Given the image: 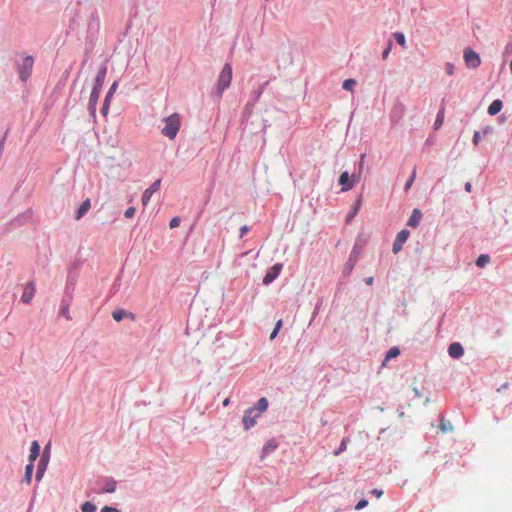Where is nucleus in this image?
<instances>
[{"instance_id":"39448f33","label":"nucleus","mask_w":512,"mask_h":512,"mask_svg":"<svg viewBox=\"0 0 512 512\" xmlns=\"http://www.w3.org/2000/svg\"><path fill=\"white\" fill-rule=\"evenodd\" d=\"M33 65L34 58L31 55L26 56L21 63H16L17 72L22 82H26L30 78L33 70Z\"/></svg>"},{"instance_id":"ddd939ff","label":"nucleus","mask_w":512,"mask_h":512,"mask_svg":"<svg viewBox=\"0 0 512 512\" xmlns=\"http://www.w3.org/2000/svg\"><path fill=\"white\" fill-rule=\"evenodd\" d=\"M100 93H101V90H97L96 88H92L91 93H90L87 109H88L89 115L92 116L93 118L96 117V108H97V103H98V100L100 97Z\"/></svg>"},{"instance_id":"aec40b11","label":"nucleus","mask_w":512,"mask_h":512,"mask_svg":"<svg viewBox=\"0 0 512 512\" xmlns=\"http://www.w3.org/2000/svg\"><path fill=\"white\" fill-rule=\"evenodd\" d=\"M361 205H362V196L360 195L355 203L353 204V206L351 207L350 211L347 213L346 215V220L345 222L348 224L350 223L354 217L358 214L360 208H361Z\"/></svg>"},{"instance_id":"603ef678","label":"nucleus","mask_w":512,"mask_h":512,"mask_svg":"<svg viewBox=\"0 0 512 512\" xmlns=\"http://www.w3.org/2000/svg\"><path fill=\"white\" fill-rule=\"evenodd\" d=\"M414 179H415V171L412 173V175H411L410 179H409V180L407 181V183L405 184V190H406V191L411 187V185H412V183H413Z\"/></svg>"},{"instance_id":"f704fd0d","label":"nucleus","mask_w":512,"mask_h":512,"mask_svg":"<svg viewBox=\"0 0 512 512\" xmlns=\"http://www.w3.org/2000/svg\"><path fill=\"white\" fill-rule=\"evenodd\" d=\"M117 88H118V81L116 80V81H114V82L112 83V85L110 86V88H109V90L107 91V93H106V95H105V98H104V99H108V100L111 102V100H112V98H113V95H114V93L116 92Z\"/></svg>"},{"instance_id":"774afa93","label":"nucleus","mask_w":512,"mask_h":512,"mask_svg":"<svg viewBox=\"0 0 512 512\" xmlns=\"http://www.w3.org/2000/svg\"><path fill=\"white\" fill-rule=\"evenodd\" d=\"M510 69H511V71H512V59H511V63H510Z\"/></svg>"},{"instance_id":"4be33fe9","label":"nucleus","mask_w":512,"mask_h":512,"mask_svg":"<svg viewBox=\"0 0 512 512\" xmlns=\"http://www.w3.org/2000/svg\"><path fill=\"white\" fill-rule=\"evenodd\" d=\"M41 447L37 440L32 441L30 447V454L28 457L29 463H35L36 459L40 456Z\"/></svg>"},{"instance_id":"13d9d810","label":"nucleus","mask_w":512,"mask_h":512,"mask_svg":"<svg viewBox=\"0 0 512 512\" xmlns=\"http://www.w3.org/2000/svg\"><path fill=\"white\" fill-rule=\"evenodd\" d=\"M269 126H270V124L268 123V121H267V120H263V128H262V131H263V132H265V131H266V129H267V127H269Z\"/></svg>"},{"instance_id":"2f4dec72","label":"nucleus","mask_w":512,"mask_h":512,"mask_svg":"<svg viewBox=\"0 0 512 512\" xmlns=\"http://www.w3.org/2000/svg\"><path fill=\"white\" fill-rule=\"evenodd\" d=\"M357 82L355 79L353 78H348V79H345L342 83V88L346 91H351L353 92L354 90V87L356 86Z\"/></svg>"},{"instance_id":"f03ea898","label":"nucleus","mask_w":512,"mask_h":512,"mask_svg":"<svg viewBox=\"0 0 512 512\" xmlns=\"http://www.w3.org/2000/svg\"><path fill=\"white\" fill-rule=\"evenodd\" d=\"M231 80L232 67L229 63H226L219 74L215 89L210 93L213 101H219L222 98L223 92L230 86Z\"/></svg>"},{"instance_id":"9d476101","label":"nucleus","mask_w":512,"mask_h":512,"mask_svg":"<svg viewBox=\"0 0 512 512\" xmlns=\"http://www.w3.org/2000/svg\"><path fill=\"white\" fill-rule=\"evenodd\" d=\"M260 415L255 414V411L251 408H248L244 411V415L242 417V423L245 430H249L254 427L257 423V419Z\"/></svg>"},{"instance_id":"c03bdc74","label":"nucleus","mask_w":512,"mask_h":512,"mask_svg":"<svg viewBox=\"0 0 512 512\" xmlns=\"http://www.w3.org/2000/svg\"><path fill=\"white\" fill-rule=\"evenodd\" d=\"M367 505H368V500L365 499V498H362L356 504L355 509L356 510H361V509L365 508Z\"/></svg>"},{"instance_id":"69168bd1","label":"nucleus","mask_w":512,"mask_h":512,"mask_svg":"<svg viewBox=\"0 0 512 512\" xmlns=\"http://www.w3.org/2000/svg\"><path fill=\"white\" fill-rule=\"evenodd\" d=\"M252 107H253V106H249L248 108H246V107H245V108H244L245 112H250Z\"/></svg>"},{"instance_id":"9b49d317","label":"nucleus","mask_w":512,"mask_h":512,"mask_svg":"<svg viewBox=\"0 0 512 512\" xmlns=\"http://www.w3.org/2000/svg\"><path fill=\"white\" fill-rule=\"evenodd\" d=\"M161 179H156L142 194L141 202L143 206H146L151 200L152 195L160 189Z\"/></svg>"},{"instance_id":"4c0bfd02","label":"nucleus","mask_w":512,"mask_h":512,"mask_svg":"<svg viewBox=\"0 0 512 512\" xmlns=\"http://www.w3.org/2000/svg\"><path fill=\"white\" fill-rule=\"evenodd\" d=\"M82 266V262L80 260H74L68 267V272L78 273Z\"/></svg>"},{"instance_id":"f3484780","label":"nucleus","mask_w":512,"mask_h":512,"mask_svg":"<svg viewBox=\"0 0 512 512\" xmlns=\"http://www.w3.org/2000/svg\"><path fill=\"white\" fill-rule=\"evenodd\" d=\"M78 273L68 272L64 294L73 295L75 284L77 282Z\"/></svg>"},{"instance_id":"4468645a","label":"nucleus","mask_w":512,"mask_h":512,"mask_svg":"<svg viewBox=\"0 0 512 512\" xmlns=\"http://www.w3.org/2000/svg\"><path fill=\"white\" fill-rule=\"evenodd\" d=\"M72 300H73V295H69V293L63 294V297L61 299L59 315L62 317H65L67 320L71 319L70 314H69V308H70Z\"/></svg>"},{"instance_id":"a19ab883","label":"nucleus","mask_w":512,"mask_h":512,"mask_svg":"<svg viewBox=\"0 0 512 512\" xmlns=\"http://www.w3.org/2000/svg\"><path fill=\"white\" fill-rule=\"evenodd\" d=\"M347 441H348V438H343L339 447L334 451V454L337 456L339 454H341L343 451L346 450V445H347Z\"/></svg>"},{"instance_id":"7c9ffc66","label":"nucleus","mask_w":512,"mask_h":512,"mask_svg":"<svg viewBox=\"0 0 512 512\" xmlns=\"http://www.w3.org/2000/svg\"><path fill=\"white\" fill-rule=\"evenodd\" d=\"M278 447L277 442L274 439L267 441L262 449L263 454H268L276 450Z\"/></svg>"},{"instance_id":"6e6d98bb","label":"nucleus","mask_w":512,"mask_h":512,"mask_svg":"<svg viewBox=\"0 0 512 512\" xmlns=\"http://www.w3.org/2000/svg\"><path fill=\"white\" fill-rule=\"evenodd\" d=\"M505 51L507 53H511L512 52V42L511 43H508L505 47Z\"/></svg>"},{"instance_id":"680f3d73","label":"nucleus","mask_w":512,"mask_h":512,"mask_svg":"<svg viewBox=\"0 0 512 512\" xmlns=\"http://www.w3.org/2000/svg\"><path fill=\"white\" fill-rule=\"evenodd\" d=\"M230 404V398H226L224 401H223V406L224 407H227L228 405Z\"/></svg>"},{"instance_id":"864d4df0","label":"nucleus","mask_w":512,"mask_h":512,"mask_svg":"<svg viewBox=\"0 0 512 512\" xmlns=\"http://www.w3.org/2000/svg\"><path fill=\"white\" fill-rule=\"evenodd\" d=\"M364 282H365L367 285H372V284H373V282H374V277H372V276L366 277V278L364 279Z\"/></svg>"},{"instance_id":"5701e85b","label":"nucleus","mask_w":512,"mask_h":512,"mask_svg":"<svg viewBox=\"0 0 512 512\" xmlns=\"http://www.w3.org/2000/svg\"><path fill=\"white\" fill-rule=\"evenodd\" d=\"M269 407V401L266 397H261L253 407H250L255 411V414L261 416Z\"/></svg>"},{"instance_id":"e433bc0d","label":"nucleus","mask_w":512,"mask_h":512,"mask_svg":"<svg viewBox=\"0 0 512 512\" xmlns=\"http://www.w3.org/2000/svg\"><path fill=\"white\" fill-rule=\"evenodd\" d=\"M490 262V257L489 255H486V254H482L478 257L477 261H476V265L478 267H484L486 264H488Z\"/></svg>"},{"instance_id":"cd10ccee","label":"nucleus","mask_w":512,"mask_h":512,"mask_svg":"<svg viewBox=\"0 0 512 512\" xmlns=\"http://www.w3.org/2000/svg\"><path fill=\"white\" fill-rule=\"evenodd\" d=\"M98 31L99 30L87 28L86 45L90 46L89 49H92L94 47V43L97 38Z\"/></svg>"},{"instance_id":"a18cd8bd","label":"nucleus","mask_w":512,"mask_h":512,"mask_svg":"<svg viewBox=\"0 0 512 512\" xmlns=\"http://www.w3.org/2000/svg\"><path fill=\"white\" fill-rule=\"evenodd\" d=\"M135 212H136L135 207H133V206L128 207V208L126 209V211L124 212V216H125L126 218H132V217L134 216Z\"/></svg>"},{"instance_id":"473e14b6","label":"nucleus","mask_w":512,"mask_h":512,"mask_svg":"<svg viewBox=\"0 0 512 512\" xmlns=\"http://www.w3.org/2000/svg\"><path fill=\"white\" fill-rule=\"evenodd\" d=\"M400 355V349L399 347L397 346H394V347H391L387 352H386V361L390 360V359H393V358H396L397 356Z\"/></svg>"},{"instance_id":"bb28decb","label":"nucleus","mask_w":512,"mask_h":512,"mask_svg":"<svg viewBox=\"0 0 512 512\" xmlns=\"http://www.w3.org/2000/svg\"><path fill=\"white\" fill-rule=\"evenodd\" d=\"M34 468H35V464L28 462V464L25 466V473H24V477L22 479L23 483H25L27 485L31 484Z\"/></svg>"},{"instance_id":"37998d69","label":"nucleus","mask_w":512,"mask_h":512,"mask_svg":"<svg viewBox=\"0 0 512 512\" xmlns=\"http://www.w3.org/2000/svg\"><path fill=\"white\" fill-rule=\"evenodd\" d=\"M180 223H181V218H180L179 216H175V217H173V218L170 220V222H169V227H170L171 229L176 228V227H178V226L180 225Z\"/></svg>"},{"instance_id":"dca6fc26","label":"nucleus","mask_w":512,"mask_h":512,"mask_svg":"<svg viewBox=\"0 0 512 512\" xmlns=\"http://www.w3.org/2000/svg\"><path fill=\"white\" fill-rule=\"evenodd\" d=\"M35 284L33 281H29L23 291L21 301L25 304H29L35 295Z\"/></svg>"},{"instance_id":"58836bf2","label":"nucleus","mask_w":512,"mask_h":512,"mask_svg":"<svg viewBox=\"0 0 512 512\" xmlns=\"http://www.w3.org/2000/svg\"><path fill=\"white\" fill-rule=\"evenodd\" d=\"M443 121H444V108H442L437 115V118L434 123V129H436V130L439 129L441 127V125L443 124Z\"/></svg>"},{"instance_id":"79ce46f5","label":"nucleus","mask_w":512,"mask_h":512,"mask_svg":"<svg viewBox=\"0 0 512 512\" xmlns=\"http://www.w3.org/2000/svg\"><path fill=\"white\" fill-rule=\"evenodd\" d=\"M394 38L399 45H401L403 47L405 46L406 41H405V36L403 33H400V32L395 33Z\"/></svg>"},{"instance_id":"c756f323","label":"nucleus","mask_w":512,"mask_h":512,"mask_svg":"<svg viewBox=\"0 0 512 512\" xmlns=\"http://www.w3.org/2000/svg\"><path fill=\"white\" fill-rule=\"evenodd\" d=\"M99 27H100L99 16H98L97 11L95 10L90 15V19H89L88 27L87 28H92L94 30H99Z\"/></svg>"},{"instance_id":"393cba45","label":"nucleus","mask_w":512,"mask_h":512,"mask_svg":"<svg viewBox=\"0 0 512 512\" xmlns=\"http://www.w3.org/2000/svg\"><path fill=\"white\" fill-rule=\"evenodd\" d=\"M448 353L452 358H459L463 355L464 350L460 343H452L448 348Z\"/></svg>"},{"instance_id":"ea45409f","label":"nucleus","mask_w":512,"mask_h":512,"mask_svg":"<svg viewBox=\"0 0 512 512\" xmlns=\"http://www.w3.org/2000/svg\"><path fill=\"white\" fill-rule=\"evenodd\" d=\"M110 101L108 99H104L103 101V104H102V107H101V114L103 116H107L108 113H109V109H110Z\"/></svg>"},{"instance_id":"0eeeda50","label":"nucleus","mask_w":512,"mask_h":512,"mask_svg":"<svg viewBox=\"0 0 512 512\" xmlns=\"http://www.w3.org/2000/svg\"><path fill=\"white\" fill-rule=\"evenodd\" d=\"M360 176L355 173L351 176L348 171H344L340 174L338 183L341 185V191L346 192L354 187V185L359 181Z\"/></svg>"},{"instance_id":"8fccbe9b","label":"nucleus","mask_w":512,"mask_h":512,"mask_svg":"<svg viewBox=\"0 0 512 512\" xmlns=\"http://www.w3.org/2000/svg\"><path fill=\"white\" fill-rule=\"evenodd\" d=\"M250 231V227L247 225H243L240 228V238H242L245 234H247Z\"/></svg>"},{"instance_id":"7ed1b4c3","label":"nucleus","mask_w":512,"mask_h":512,"mask_svg":"<svg viewBox=\"0 0 512 512\" xmlns=\"http://www.w3.org/2000/svg\"><path fill=\"white\" fill-rule=\"evenodd\" d=\"M165 126L162 128L161 133L169 139H174L180 129V115L173 113L164 118Z\"/></svg>"},{"instance_id":"4d7b16f0","label":"nucleus","mask_w":512,"mask_h":512,"mask_svg":"<svg viewBox=\"0 0 512 512\" xmlns=\"http://www.w3.org/2000/svg\"><path fill=\"white\" fill-rule=\"evenodd\" d=\"M90 49H87V52H86V56L85 58L83 59L82 63H81V66L84 67L85 64L87 63L88 61V52H89Z\"/></svg>"},{"instance_id":"2eb2a0df","label":"nucleus","mask_w":512,"mask_h":512,"mask_svg":"<svg viewBox=\"0 0 512 512\" xmlns=\"http://www.w3.org/2000/svg\"><path fill=\"white\" fill-rule=\"evenodd\" d=\"M409 235L410 232L407 229H403L397 234L392 249L395 254H397L402 249V246L407 241Z\"/></svg>"},{"instance_id":"f257e3e1","label":"nucleus","mask_w":512,"mask_h":512,"mask_svg":"<svg viewBox=\"0 0 512 512\" xmlns=\"http://www.w3.org/2000/svg\"><path fill=\"white\" fill-rule=\"evenodd\" d=\"M369 238H370V234L366 233L363 230H361L358 233V235L355 239L354 245L352 247V250L350 252L349 258L343 267V270H342L343 278L348 277L352 273L363 249L365 248L366 244L368 243Z\"/></svg>"},{"instance_id":"f8f14e48","label":"nucleus","mask_w":512,"mask_h":512,"mask_svg":"<svg viewBox=\"0 0 512 512\" xmlns=\"http://www.w3.org/2000/svg\"><path fill=\"white\" fill-rule=\"evenodd\" d=\"M107 60L100 66L98 69L96 76L94 78L93 87L97 90H102L106 75H107Z\"/></svg>"},{"instance_id":"c9c22d12","label":"nucleus","mask_w":512,"mask_h":512,"mask_svg":"<svg viewBox=\"0 0 512 512\" xmlns=\"http://www.w3.org/2000/svg\"><path fill=\"white\" fill-rule=\"evenodd\" d=\"M282 325H283V321H282V319H279L276 322L275 327H274L273 331L270 334V337H269L270 340H274L277 337L280 329L282 328Z\"/></svg>"},{"instance_id":"b1692460","label":"nucleus","mask_w":512,"mask_h":512,"mask_svg":"<svg viewBox=\"0 0 512 512\" xmlns=\"http://www.w3.org/2000/svg\"><path fill=\"white\" fill-rule=\"evenodd\" d=\"M268 84V81L264 82L260 87H258L257 89L253 90L251 92V99L248 101V103L246 104V108H248L249 106H254V104L259 100V98L261 97L262 93H263V90H264V87Z\"/></svg>"},{"instance_id":"a878e982","label":"nucleus","mask_w":512,"mask_h":512,"mask_svg":"<svg viewBox=\"0 0 512 512\" xmlns=\"http://www.w3.org/2000/svg\"><path fill=\"white\" fill-rule=\"evenodd\" d=\"M421 219L422 212L419 209H414L407 224L413 228H417L420 224Z\"/></svg>"},{"instance_id":"a211bd4d","label":"nucleus","mask_w":512,"mask_h":512,"mask_svg":"<svg viewBox=\"0 0 512 512\" xmlns=\"http://www.w3.org/2000/svg\"><path fill=\"white\" fill-rule=\"evenodd\" d=\"M31 217H32V211L28 210V211L18 215L17 217H15L11 221V225L13 227H20V226L28 223L31 220Z\"/></svg>"},{"instance_id":"6e6552de","label":"nucleus","mask_w":512,"mask_h":512,"mask_svg":"<svg viewBox=\"0 0 512 512\" xmlns=\"http://www.w3.org/2000/svg\"><path fill=\"white\" fill-rule=\"evenodd\" d=\"M282 269H283V264L282 263H275L266 272L265 276L263 277L262 283L265 286L270 285L280 275Z\"/></svg>"},{"instance_id":"3c124183","label":"nucleus","mask_w":512,"mask_h":512,"mask_svg":"<svg viewBox=\"0 0 512 512\" xmlns=\"http://www.w3.org/2000/svg\"><path fill=\"white\" fill-rule=\"evenodd\" d=\"M480 139H481L480 132L479 131H475L474 135H473V143H474V145H478L479 142H480Z\"/></svg>"},{"instance_id":"5fc2aeb1","label":"nucleus","mask_w":512,"mask_h":512,"mask_svg":"<svg viewBox=\"0 0 512 512\" xmlns=\"http://www.w3.org/2000/svg\"><path fill=\"white\" fill-rule=\"evenodd\" d=\"M5 138H6V135L0 141V156H2V153H3Z\"/></svg>"},{"instance_id":"72a5a7b5","label":"nucleus","mask_w":512,"mask_h":512,"mask_svg":"<svg viewBox=\"0 0 512 512\" xmlns=\"http://www.w3.org/2000/svg\"><path fill=\"white\" fill-rule=\"evenodd\" d=\"M96 510L97 506L92 502L86 501L81 505L82 512H96Z\"/></svg>"},{"instance_id":"bf43d9fd","label":"nucleus","mask_w":512,"mask_h":512,"mask_svg":"<svg viewBox=\"0 0 512 512\" xmlns=\"http://www.w3.org/2000/svg\"><path fill=\"white\" fill-rule=\"evenodd\" d=\"M471 189H472V185H471V183H469V182H468V183H466V185H465V190H466L467 192H471Z\"/></svg>"},{"instance_id":"423d86ee","label":"nucleus","mask_w":512,"mask_h":512,"mask_svg":"<svg viewBox=\"0 0 512 512\" xmlns=\"http://www.w3.org/2000/svg\"><path fill=\"white\" fill-rule=\"evenodd\" d=\"M50 449H51V444L49 442L48 444L45 445L43 452L40 456V460L37 465L36 474H35V480L37 482H40L42 480V478L47 470V466H48V463L50 460Z\"/></svg>"},{"instance_id":"412c9836","label":"nucleus","mask_w":512,"mask_h":512,"mask_svg":"<svg viewBox=\"0 0 512 512\" xmlns=\"http://www.w3.org/2000/svg\"><path fill=\"white\" fill-rule=\"evenodd\" d=\"M91 208V201L89 198L85 199L81 205L78 207V209L75 211V216L74 218L78 221L80 219H82L86 213L89 211V209Z\"/></svg>"},{"instance_id":"20e7f679","label":"nucleus","mask_w":512,"mask_h":512,"mask_svg":"<svg viewBox=\"0 0 512 512\" xmlns=\"http://www.w3.org/2000/svg\"><path fill=\"white\" fill-rule=\"evenodd\" d=\"M95 484L100 486L99 489H91L93 493L96 494H105V493H114L117 489V481L111 476H103L99 477Z\"/></svg>"},{"instance_id":"052dcab7","label":"nucleus","mask_w":512,"mask_h":512,"mask_svg":"<svg viewBox=\"0 0 512 512\" xmlns=\"http://www.w3.org/2000/svg\"><path fill=\"white\" fill-rule=\"evenodd\" d=\"M441 430L444 432H446L448 430V427L444 422H441Z\"/></svg>"},{"instance_id":"338daca9","label":"nucleus","mask_w":512,"mask_h":512,"mask_svg":"<svg viewBox=\"0 0 512 512\" xmlns=\"http://www.w3.org/2000/svg\"><path fill=\"white\" fill-rule=\"evenodd\" d=\"M380 368H384V360L381 362Z\"/></svg>"},{"instance_id":"1a4fd4ad","label":"nucleus","mask_w":512,"mask_h":512,"mask_svg":"<svg viewBox=\"0 0 512 512\" xmlns=\"http://www.w3.org/2000/svg\"><path fill=\"white\" fill-rule=\"evenodd\" d=\"M464 60L469 68H477L481 65V58L479 54L471 48H466L464 50Z\"/></svg>"},{"instance_id":"09e8293b","label":"nucleus","mask_w":512,"mask_h":512,"mask_svg":"<svg viewBox=\"0 0 512 512\" xmlns=\"http://www.w3.org/2000/svg\"><path fill=\"white\" fill-rule=\"evenodd\" d=\"M445 71L447 74L452 75L454 73V65L451 63H447L445 66Z\"/></svg>"},{"instance_id":"e2e57ef3","label":"nucleus","mask_w":512,"mask_h":512,"mask_svg":"<svg viewBox=\"0 0 512 512\" xmlns=\"http://www.w3.org/2000/svg\"><path fill=\"white\" fill-rule=\"evenodd\" d=\"M508 388V383H504L500 388L497 389L498 392H500L502 389Z\"/></svg>"},{"instance_id":"49530a36","label":"nucleus","mask_w":512,"mask_h":512,"mask_svg":"<svg viewBox=\"0 0 512 512\" xmlns=\"http://www.w3.org/2000/svg\"><path fill=\"white\" fill-rule=\"evenodd\" d=\"M384 491L381 489H372L369 491L370 495H374L376 498H380L383 495Z\"/></svg>"},{"instance_id":"0e129e2a","label":"nucleus","mask_w":512,"mask_h":512,"mask_svg":"<svg viewBox=\"0 0 512 512\" xmlns=\"http://www.w3.org/2000/svg\"><path fill=\"white\" fill-rule=\"evenodd\" d=\"M413 390H414V393H415V395H416L417 397H420V396H421V395H420V393H419V391H418V389H417L416 387H414V388H413Z\"/></svg>"},{"instance_id":"de8ad7c7","label":"nucleus","mask_w":512,"mask_h":512,"mask_svg":"<svg viewBox=\"0 0 512 512\" xmlns=\"http://www.w3.org/2000/svg\"><path fill=\"white\" fill-rule=\"evenodd\" d=\"M101 512H120V510L116 507L106 505L102 507Z\"/></svg>"},{"instance_id":"6ab92c4d","label":"nucleus","mask_w":512,"mask_h":512,"mask_svg":"<svg viewBox=\"0 0 512 512\" xmlns=\"http://www.w3.org/2000/svg\"><path fill=\"white\" fill-rule=\"evenodd\" d=\"M112 317L116 322L122 321L124 318H130L131 320H135V315L127 311L123 308H118L112 312Z\"/></svg>"},{"instance_id":"c85d7f7f","label":"nucleus","mask_w":512,"mask_h":512,"mask_svg":"<svg viewBox=\"0 0 512 512\" xmlns=\"http://www.w3.org/2000/svg\"><path fill=\"white\" fill-rule=\"evenodd\" d=\"M502 107H503V103L501 100H499V99L494 100L488 107V113L491 116H494L501 111Z\"/></svg>"}]
</instances>
